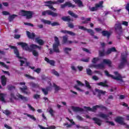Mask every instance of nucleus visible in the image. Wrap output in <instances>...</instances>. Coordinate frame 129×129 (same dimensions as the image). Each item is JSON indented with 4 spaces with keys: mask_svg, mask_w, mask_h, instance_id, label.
<instances>
[{
    "mask_svg": "<svg viewBox=\"0 0 129 129\" xmlns=\"http://www.w3.org/2000/svg\"><path fill=\"white\" fill-rule=\"evenodd\" d=\"M18 44V45L21 46L23 50H26V51H28L29 52L34 51L35 49H36V48H38L39 50H41V46H39L36 44H31L29 47L28 46V44L26 43L19 42Z\"/></svg>",
    "mask_w": 129,
    "mask_h": 129,
    "instance_id": "f257e3e1",
    "label": "nucleus"
},
{
    "mask_svg": "<svg viewBox=\"0 0 129 129\" xmlns=\"http://www.w3.org/2000/svg\"><path fill=\"white\" fill-rule=\"evenodd\" d=\"M105 74L107 77H111L112 79L114 80H117V81H121V82H123V80H122V77L120 75V74H118L117 72H114V74H115V76H114L112 75L109 74L107 71H105Z\"/></svg>",
    "mask_w": 129,
    "mask_h": 129,
    "instance_id": "f03ea898",
    "label": "nucleus"
},
{
    "mask_svg": "<svg viewBox=\"0 0 129 129\" xmlns=\"http://www.w3.org/2000/svg\"><path fill=\"white\" fill-rule=\"evenodd\" d=\"M34 15V12L32 11H27L25 10H21L19 13V16H22V17H26V19H32Z\"/></svg>",
    "mask_w": 129,
    "mask_h": 129,
    "instance_id": "7ed1b4c3",
    "label": "nucleus"
},
{
    "mask_svg": "<svg viewBox=\"0 0 129 129\" xmlns=\"http://www.w3.org/2000/svg\"><path fill=\"white\" fill-rule=\"evenodd\" d=\"M114 29L115 32L117 34V35H121L122 34V27H121V24L119 22L117 21L116 24L114 25Z\"/></svg>",
    "mask_w": 129,
    "mask_h": 129,
    "instance_id": "20e7f679",
    "label": "nucleus"
},
{
    "mask_svg": "<svg viewBox=\"0 0 129 129\" xmlns=\"http://www.w3.org/2000/svg\"><path fill=\"white\" fill-rule=\"evenodd\" d=\"M55 43L53 44V50L56 53H60L59 50V45H60V42L59 41V38L57 36L54 37Z\"/></svg>",
    "mask_w": 129,
    "mask_h": 129,
    "instance_id": "39448f33",
    "label": "nucleus"
},
{
    "mask_svg": "<svg viewBox=\"0 0 129 129\" xmlns=\"http://www.w3.org/2000/svg\"><path fill=\"white\" fill-rule=\"evenodd\" d=\"M127 63V57L125 55L121 56L120 63L118 65L119 69H122L125 66V64Z\"/></svg>",
    "mask_w": 129,
    "mask_h": 129,
    "instance_id": "423d86ee",
    "label": "nucleus"
},
{
    "mask_svg": "<svg viewBox=\"0 0 129 129\" xmlns=\"http://www.w3.org/2000/svg\"><path fill=\"white\" fill-rule=\"evenodd\" d=\"M42 14V16H46V15H48V16H51L53 18H56V17H58V13L51 11L50 10H46L43 11Z\"/></svg>",
    "mask_w": 129,
    "mask_h": 129,
    "instance_id": "0eeeda50",
    "label": "nucleus"
},
{
    "mask_svg": "<svg viewBox=\"0 0 129 129\" xmlns=\"http://www.w3.org/2000/svg\"><path fill=\"white\" fill-rule=\"evenodd\" d=\"M103 1H100L99 4H95L94 7L90 8L91 12H95L98 10L99 8H103Z\"/></svg>",
    "mask_w": 129,
    "mask_h": 129,
    "instance_id": "6e6552de",
    "label": "nucleus"
},
{
    "mask_svg": "<svg viewBox=\"0 0 129 129\" xmlns=\"http://www.w3.org/2000/svg\"><path fill=\"white\" fill-rule=\"evenodd\" d=\"M115 120L116 122H118V123L122 124V125H124V127H126V128H129V125L126 124L123 121V118L121 117H117V118H115Z\"/></svg>",
    "mask_w": 129,
    "mask_h": 129,
    "instance_id": "1a4fd4ad",
    "label": "nucleus"
},
{
    "mask_svg": "<svg viewBox=\"0 0 129 129\" xmlns=\"http://www.w3.org/2000/svg\"><path fill=\"white\" fill-rule=\"evenodd\" d=\"M106 93L105 91H103L102 90H99L98 89H96L95 92H94V95H96L97 94V96L99 97V99H101L100 96H101V94L104 95Z\"/></svg>",
    "mask_w": 129,
    "mask_h": 129,
    "instance_id": "9d476101",
    "label": "nucleus"
},
{
    "mask_svg": "<svg viewBox=\"0 0 129 129\" xmlns=\"http://www.w3.org/2000/svg\"><path fill=\"white\" fill-rule=\"evenodd\" d=\"M110 115H112V112H109L108 114L100 112L97 115V116H99V117H101V118H104V119H107V118L109 117Z\"/></svg>",
    "mask_w": 129,
    "mask_h": 129,
    "instance_id": "9b49d317",
    "label": "nucleus"
},
{
    "mask_svg": "<svg viewBox=\"0 0 129 129\" xmlns=\"http://www.w3.org/2000/svg\"><path fill=\"white\" fill-rule=\"evenodd\" d=\"M9 47L11 49H14V54H15L17 58H19V59H22V57L20 56V53H19V50H18V48H17V47L13 45H10Z\"/></svg>",
    "mask_w": 129,
    "mask_h": 129,
    "instance_id": "f8f14e48",
    "label": "nucleus"
},
{
    "mask_svg": "<svg viewBox=\"0 0 129 129\" xmlns=\"http://www.w3.org/2000/svg\"><path fill=\"white\" fill-rule=\"evenodd\" d=\"M98 108H101V109H106V108L102 105H96V106H94L93 107V108L91 109H92L91 111H92L93 112H95V111H96V110H97Z\"/></svg>",
    "mask_w": 129,
    "mask_h": 129,
    "instance_id": "ddd939ff",
    "label": "nucleus"
},
{
    "mask_svg": "<svg viewBox=\"0 0 129 129\" xmlns=\"http://www.w3.org/2000/svg\"><path fill=\"white\" fill-rule=\"evenodd\" d=\"M20 89L23 93H24V94H26L27 95H29L31 93V92L26 91L28 90V87L27 86H25L23 88H20Z\"/></svg>",
    "mask_w": 129,
    "mask_h": 129,
    "instance_id": "4468645a",
    "label": "nucleus"
},
{
    "mask_svg": "<svg viewBox=\"0 0 129 129\" xmlns=\"http://www.w3.org/2000/svg\"><path fill=\"white\" fill-rule=\"evenodd\" d=\"M35 42L40 46H43V45H44V41L41 39V37L40 36L35 38Z\"/></svg>",
    "mask_w": 129,
    "mask_h": 129,
    "instance_id": "2eb2a0df",
    "label": "nucleus"
},
{
    "mask_svg": "<svg viewBox=\"0 0 129 129\" xmlns=\"http://www.w3.org/2000/svg\"><path fill=\"white\" fill-rule=\"evenodd\" d=\"M27 36L29 39H32L34 40L35 39V37H36V34L34 32L30 33L29 31H26Z\"/></svg>",
    "mask_w": 129,
    "mask_h": 129,
    "instance_id": "dca6fc26",
    "label": "nucleus"
},
{
    "mask_svg": "<svg viewBox=\"0 0 129 129\" xmlns=\"http://www.w3.org/2000/svg\"><path fill=\"white\" fill-rule=\"evenodd\" d=\"M101 33L102 36H104V37H107L108 39H109V37H110V35H111V33H110L108 31H103Z\"/></svg>",
    "mask_w": 129,
    "mask_h": 129,
    "instance_id": "f3484780",
    "label": "nucleus"
},
{
    "mask_svg": "<svg viewBox=\"0 0 129 129\" xmlns=\"http://www.w3.org/2000/svg\"><path fill=\"white\" fill-rule=\"evenodd\" d=\"M1 82L3 86L7 85V78H6V76H2L1 77Z\"/></svg>",
    "mask_w": 129,
    "mask_h": 129,
    "instance_id": "a211bd4d",
    "label": "nucleus"
},
{
    "mask_svg": "<svg viewBox=\"0 0 129 129\" xmlns=\"http://www.w3.org/2000/svg\"><path fill=\"white\" fill-rule=\"evenodd\" d=\"M103 64H106L109 67H111L112 62L110 59H103Z\"/></svg>",
    "mask_w": 129,
    "mask_h": 129,
    "instance_id": "6ab92c4d",
    "label": "nucleus"
},
{
    "mask_svg": "<svg viewBox=\"0 0 129 129\" xmlns=\"http://www.w3.org/2000/svg\"><path fill=\"white\" fill-rule=\"evenodd\" d=\"M17 96H18V98L19 99H21L22 100H24L25 101H28L29 100V98H27L26 97H25L20 94H18L17 95Z\"/></svg>",
    "mask_w": 129,
    "mask_h": 129,
    "instance_id": "aec40b11",
    "label": "nucleus"
},
{
    "mask_svg": "<svg viewBox=\"0 0 129 129\" xmlns=\"http://www.w3.org/2000/svg\"><path fill=\"white\" fill-rule=\"evenodd\" d=\"M61 20L62 21H64V22H71V21L73 22V19H71L70 18V16H64L61 18Z\"/></svg>",
    "mask_w": 129,
    "mask_h": 129,
    "instance_id": "412c9836",
    "label": "nucleus"
},
{
    "mask_svg": "<svg viewBox=\"0 0 129 129\" xmlns=\"http://www.w3.org/2000/svg\"><path fill=\"white\" fill-rule=\"evenodd\" d=\"M45 60L47 62L49 63L51 66H54L55 65V61L53 60H50L49 58L45 57Z\"/></svg>",
    "mask_w": 129,
    "mask_h": 129,
    "instance_id": "4be33fe9",
    "label": "nucleus"
},
{
    "mask_svg": "<svg viewBox=\"0 0 129 129\" xmlns=\"http://www.w3.org/2000/svg\"><path fill=\"white\" fill-rule=\"evenodd\" d=\"M71 108L73 110V111H75L76 112H77L78 111H82V110H83V109L80 108L79 107H74V106H72L71 107Z\"/></svg>",
    "mask_w": 129,
    "mask_h": 129,
    "instance_id": "5701e85b",
    "label": "nucleus"
},
{
    "mask_svg": "<svg viewBox=\"0 0 129 129\" xmlns=\"http://www.w3.org/2000/svg\"><path fill=\"white\" fill-rule=\"evenodd\" d=\"M30 86H31V87H32V90L33 91H35L34 90V89H35V88H39V85L37 84H35L33 82H31L29 83Z\"/></svg>",
    "mask_w": 129,
    "mask_h": 129,
    "instance_id": "b1692460",
    "label": "nucleus"
},
{
    "mask_svg": "<svg viewBox=\"0 0 129 129\" xmlns=\"http://www.w3.org/2000/svg\"><path fill=\"white\" fill-rule=\"evenodd\" d=\"M93 120H94L95 123L98 124V125H101L102 121L98 118H96V117L93 118Z\"/></svg>",
    "mask_w": 129,
    "mask_h": 129,
    "instance_id": "393cba45",
    "label": "nucleus"
},
{
    "mask_svg": "<svg viewBox=\"0 0 129 129\" xmlns=\"http://www.w3.org/2000/svg\"><path fill=\"white\" fill-rule=\"evenodd\" d=\"M38 126L40 129H55V128H56V126H55L54 125H51L48 127H45L41 125H38Z\"/></svg>",
    "mask_w": 129,
    "mask_h": 129,
    "instance_id": "a878e982",
    "label": "nucleus"
},
{
    "mask_svg": "<svg viewBox=\"0 0 129 129\" xmlns=\"http://www.w3.org/2000/svg\"><path fill=\"white\" fill-rule=\"evenodd\" d=\"M74 2L76 3V4H77L78 6L79 7V8H82L83 7V4L82 3V1L81 0H73Z\"/></svg>",
    "mask_w": 129,
    "mask_h": 129,
    "instance_id": "bb28decb",
    "label": "nucleus"
},
{
    "mask_svg": "<svg viewBox=\"0 0 129 129\" xmlns=\"http://www.w3.org/2000/svg\"><path fill=\"white\" fill-rule=\"evenodd\" d=\"M20 62H21L20 66H23V65L25 64V63H26V66H29V65H30V63L27 61V59L26 58H24V60H20Z\"/></svg>",
    "mask_w": 129,
    "mask_h": 129,
    "instance_id": "cd10ccee",
    "label": "nucleus"
},
{
    "mask_svg": "<svg viewBox=\"0 0 129 129\" xmlns=\"http://www.w3.org/2000/svg\"><path fill=\"white\" fill-rule=\"evenodd\" d=\"M6 96H7V94H0V100L3 101V102H6V100H5V97H6Z\"/></svg>",
    "mask_w": 129,
    "mask_h": 129,
    "instance_id": "c85d7f7f",
    "label": "nucleus"
},
{
    "mask_svg": "<svg viewBox=\"0 0 129 129\" xmlns=\"http://www.w3.org/2000/svg\"><path fill=\"white\" fill-rule=\"evenodd\" d=\"M68 13L70 16L73 17V18H75L76 19H77V18H78V15L75 14L74 13H73V12L71 11H69Z\"/></svg>",
    "mask_w": 129,
    "mask_h": 129,
    "instance_id": "c756f323",
    "label": "nucleus"
},
{
    "mask_svg": "<svg viewBox=\"0 0 129 129\" xmlns=\"http://www.w3.org/2000/svg\"><path fill=\"white\" fill-rule=\"evenodd\" d=\"M18 17V15H12L9 17L8 20L9 22H12L13 21L14 19H15L16 17Z\"/></svg>",
    "mask_w": 129,
    "mask_h": 129,
    "instance_id": "7c9ffc66",
    "label": "nucleus"
},
{
    "mask_svg": "<svg viewBox=\"0 0 129 129\" xmlns=\"http://www.w3.org/2000/svg\"><path fill=\"white\" fill-rule=\"evenodd\" d=\"M45 4H48L49 5H58V1L53 2L52 1H46L44 2Z\"/></svg>",
    "mask_w": 129,
    "mask_h": 129,
    "instance_id": "2f4dec72",
    "label": "nucleus"
},
{
    "mask_svg": "<svg viewBox=\"0 0 129 129\" xmlns=\"http://www.w3.org/2000/svg\"><path fill=\"white\" fill-rule=\"evenodd\" d=\"M47 110H48V112L50 113L51 116H54V113H55V111H54V110H53L52 108H49L47 109Z\"/></svg>",
    "mask_w": 129,
    "mask_h": 129,
    "instance_id": "473e14b6",
    "label": "nucleus"
},
{
    "mask_svg": "<svg viewBox=\"0 0 129 129\" xmlns=\"http://www.w3.org/2000/svg\"><path fill=\"white\" fill-rule=\"evenodd\" d=\"M97 85H99L100 86H103V87H108V85H107L104 82H100L97 84Z\"/></svg>",
    "mask_w": 129,
    "mask_h": 129,
    "instance_id": "72a5a7b5",
    "label": "nucleus"
},
{
    "mask_svg": "<svg viewBox=\"0 0 129 129\" xmlns=\"http://www.w3.org/2000/svg\"><path fill=\"white\" fill-rule=\"evenodd\" d=\"M96 67L97 68H98V69H103V68L105 67V65H104V63H100L97 64Z\"/></svg>",
    "mask_w": 129,
    "mask_h": 129,
    "instance_id": "f704fd0d",
    "label": "nucleus"
},
{
    "mask_svg": "<svg viewBox=\"0 0 129 129\" xmlns=\"http://www.w3.org/2000/svg\"><path fill=\"white\" fill-rule=\"evenodd\" d=\"M41 90H42V91L43 92L44 95H47L48 94L49 88H46V89L42 88Z\"/></svg>",
    "mask_w": 129,
    "mask_h": 129,
    "instance_id": "c9c22d12",
    "label": "nucleus"
},
{
    "mask_svg": "<svg viewBox=\"0 0 129 129\" xmlns=\"http://www.w3.org/2000/svg\"><path fill=\"white\" fill-rule=\"evenodd\" d=\"M66 5H67V7H69V8H75V6L72 5L70 2H66Z\"/></svg>",
    "mask_w": 129,
    "mask_h": 129,
    "instance_id": "e433bc0d",
    "label": "nucleus"
},
{
    "mask_svg": "<svg viewBox=\"0 0 129 129\" xmlns=\"http://www.w3.org/2000/svg\"><path fill=\"white\" fill-rule=\"evenodd\" d=\"M87 32L91 35L93 37V36H94V31L92 30V29H87Z\"/></svg>",
    "mask_w": 129,
    "mask_h": 129,
    "instance_id": "4c0bfd02",
    "label": "nucleus"
},
{
    "mask_svg": "<svg viewBox=\"0 0 129 129\" xmlns=\"http://www.w3.org/2000/svg\"><path fill=\"white\" fill-rule=\"evenodd\" d=\"M24 76H25V77H26L27 78H28V79H32V80H35V79H36L35 77H32V76H30L28 74H25Z\"/></svg>",
    "mask_w": 129,
    "mask_h": 129,
    "instance_id": "58836bf2",
    "label": "nucleus"
},
{
    "mask_svg": "<svg viewBox=\"0 0 129 129\" xmlns=\"http://www.w3.org/2000/svg\"><path fill=\"white\" fill-rule=\"evenodd\" d=\"M46 7H48L49 9L50 10H52V11H53L54 12L57 11V9H55L53 6L50 5H45Z\"/></svg>",
    "mask_w": 129,
    "mask_h": 129,
    "instance_id": "ea45409f",
    "label": "nucleus"
},
{
    "mask_svg": "<svg viewBox=\"0 0 129 129\" xmlns=\"http://www.w3.org/2000/svg\"><path fill=\"white\" fill-rule=\"evenodd\" d=\"M41 22L44 24H47V25H51V21L49 20H46L45 19L41 20Z\"/></svg>",
    "mask_w": 129,
    "mask_h": 129,
    "instance_id": "a19ab883",
    "label": "nucleus"
},
{
    "mask_svg": "<svg viewBox=\"0 0 129 129\" xmlns=\"http://www.w3.org/2000/svg\"><path fill=\"white\" fill-rule=\"evenodd\" d=\"M85 83L86 87H87L88 89H91V86H90V84H89V82L85 80Z\"/></svg>",
    "mask_w": 129,
    "mask_h": 129,
    "instance_id": "79ce46f5",
    "label": "nucleus"
},
{
    "mask_svg": "<svg viewBox=\"0 0 129 129\" xmlns=\"http://www.w3.org/2000/svg\"><path fill=\"white\" fill-rule=\"evenodd\" d=\"M51 73L52 74H54V75H55V76H57V77H59L60 76V75L57 73V71H55V70H52L51 71Z\"/></svg>",
    "mask_w": 129,
    "mask_h": 129,
    "instance_id": "37998d69",
    "label": "nucleus"
},
{
    "mask_svg": "<svg viewBox=\"0 0 129 129\" xmlns=\"http://www.w3.org/2000/svg\"><path fill=\"white\" fill-rule=\"evenodd\" d=\"M63 50L65 52V53H66V54H69V52H70V51H71V50H72V49H71L70 48H68V47H66V48H63Z\"/></svg>",
    "mask_w": 129,
    "mask_h": 129,
    "instance_id": "c03bdc74",
    "label": "nucleus"
},
{
    "mask_svg": "<svg viewBox=\"0 0 129 129\" xmlns=\"http://www.w3.org/2000/svg\"><path fill=\"white\" fill-rule=\"evenodd\" d=\"M99 55L100 56V57L104 56L105 55L104 49H103L102 51H99Z\"/></svg>",
    "mask_w": 129,
    "mask_h": 129,
    "instance_id": "a18cd8bd",
    "label": "nucleus"
},
{
    "mask_svg": "<svg viewBox=\"0 0 129 129\" xmlns=\"http://www.w3.org/2000/svg\"><path fill=\"white\" fill-rule=\"evenodd\" d=\"M0 65L4 67V68H6V69H9V66H7L4 62L0 61Z\"/></svg>",
    "mask_w": 129,
    "mask_h": 129,
    "instance_id": "49530a36",
    "label": "nucleus"
},
{
    "mask_svg": "<svg viewBox=\"0 0 129 129\" xmlns=\"http://www.w3.org/2000/svg\"><path fill=\"white\" fill-rule=\"evenodd\" d=\"M27 116L28 117H30V118H31V119H32L34 121H36V120H37V119H36V117H35V116H34V115H33L27 114Z\"/></svg>",
    "mask_w": 129,
    "mask_h": 129,
    "instance_id": "de8ad7c7",
    "label": "nucleus"
},
{
    "mask_svg": "<svg viewBox=\"0 0 129 129\" xmlns=\"http://www.w3.org/2000/svg\"><path fill=\"white\" fill-rule=\"evenodd\" d=\"M74 88H75V89H77V90H78V91H80V92H83V90L80 89V88L78 87V85H76L74 86Z\"/></svg>",
    "mask_w": 129,
    "mask_h": 129,
    "instance_id": "09e8293b",
    "label": "nucleus"
},
{
    "mask_svg": "<svg viewBox=\"0 0 129 129\" xmlns=\"http://www.w3.org/2000/svg\"><path fill=\"white\" fill-rule=\"evenodd\" d=\"M53 87H54L55 91H58V90H60V89H61V88H60V87L58 86L55 84H53Z\"/></svg>",
    "mask_w": 129,
    "mask_h": 129,
    "instance_id": "8fccbe9b",
    "label": "nucleus"
},
{
    "mask_svg": "<svg viewBox=\"0 0 129 129\" xmlns=\"http://www.w3.org/2000/svg\"><path fill=\"white\" fill-rule=\"evenodd\" d=\"M32 52L33 55L34 56H35V57H38V56H39V52H38L37 50H33Z\"/></svg>",
    "mask_w": 129,
    "mask_h": 129,
    "instance_id": "3c124183",
    "label": "nucleus"
},
{
    "mask_svg": "<svg viewBox=\"0 0 129 129\" xmlns=\"http://www.w3.org/2000/svg\"><path fill=\"white\" fill-rule=\"evenodd\" d=\"M86 71H87V74H88V75H89V76L92 75V71H91L90 69H87Z\"/></svg>",
    "mask_w": 129,
    "mask_h": 129,
    "instance_id": "603ef678",
    "label": "nucleus"
},
{
    "mask_svg": "<svg viewBox=\"0 0 129 129\" xmlns=\"http://www.w3.org/2000/svg\"><path fill=\"white\" fill-rule=\"evenodd\" d=\"M3 113H5L6 115H10L12 113L10 110H6L3 111Z\"/></svg>",
    "mask_w": 129,
    "mask_h": 129,
    "instance_id": "864d4df0",
    "label": "nucleus"
},
{
    "mask_svg": "<svg viewBox=\"0 0 129 129\" xmlns=\"http://www.w3.org/2000/svg\"><path fill=\"white\" fill-rule=\"evenodd\" d=\"M10 96H11V100L12 101V99H17V97H16V96H15V94H14V93H11L10 94Z\"/></svg>",
    "mask_w": 129,
    "mask_h": 129,
    "instance_id": "5fc2aeb1",
    "label": "nucleus"
},
{
    "mask_svg": "<svg viewBox=\"0 0 129 129\" xmlns=\"http://www.w3.org/2000/svg\"><path fill=\"white\" fill-rule=\"evenodd\" d=\"M68 40V38L66 36H63L62 37V42L63 43H64V44L67 43Z\"/></svg>",
    "mask_w": 129,
    "mask_h": 129,
    "instance_id": "6e6d98bb",
    "label": "nucleus"
},
{
    "mask_svg": "<svg viewBox=\"0 0 129 129\" xmlns=\"http://www.w3.org/2000/svg\"><path fill=\"white\" fill-rule=\"evenodd\" d=\"M99 59L97 57H94L93 60H92V63H94V64L98 61Z\"/></svg>",
    "mask_w": 129,
    "mask_h": 129,
    "instance_id": "4d7b16f0",
    "label": "nucleus"
},
{
    "mask_svg": "<svg viewBox=\"0 0 129 129\" xmlns=\"http://www.w3.org/2000/svg\"><path fill=\"white\" fill-rule=\"evenodd\" d=\"M50 25H51V26H52V27H54L55 26H59V25H60V24L58 22H54L52 23H51Z\"/></svg>",
    "mask_w": 129,
    "mask_h": 129,
    "instance_id": "13d9d810",
    "label": "nucleus"
},
{
    "mask_svg": "<svg viewBox=\"0 0 129 129\" xmlns=\"http://www.w3.org/2000/svg\"><path fill=\"white\" fill-rule=\"evenodd\" d=\"M8 90H13V89H15V87L13 86H8Z\"/></svg>",
    "mask_w": 129,
    "mask_h": 129,
    "instance_id": "bf43d9fd",
    "label": "nucleus"
},
{
    "mask_svg": "<svg viewBox=\"0 0 129 129\" xmlns=\"http://www.w3.org/2000/svg\"><path fill=\"white\" fill-rule=\"evenodd\" d=\"M112 53V51L110 49V48L108 49L107 51L105 52V55H109V54H111Z\"/></svg>",
    "mask_w": 129,
    "mask_h": 129,
    "instance_id": "052dcab7",
    "label": "nucleus"
},
{
    "mask_svg": "<svg viewBox=\"0 0 129 129\" xmlns=\"http://www.w3.org/2000/svg\"><path fill=\"white\" fill-rule=\"evenodd\" d=\"M76 82L78 83V85H80V86H84V84L81 83V82L80 81L77 80Z\"/></svg>",
    "mask_w": 129,
    "mask_h": 129,
    "instance_id": "680f3d73",
    "label": "nucleus"
},
{
    "mask_svg": "<svg viewBox=\"0 0 129 129\" xmlns=\"http://www.w3.org/2000/svg\"><path fill=\"white\" fill-rule=\"evenodd\" d=\"M33 98H34L35 99H39V98H40V95H38V94L34 95Z\"/></svg>",
    "mask_w": 129,
    "mask_h": 129,
    "instance_id": "e2e57ef3",
    "label": "nucleus"
},
{
    "mask_svg": "<svg viewBox=\"0 0 129 129\" xmlns=\"http://www.w3.org/2000/svg\"><path fill=\"white\" fill-rule=\"evenodd\" d=\"M68 34H69V35H70L71 36H75V35H76V34L74 33V32L70 31H68Z\"/></svg>",
    "mask_w": 129,
    "mask_h": 129,
    "instance_id": "0e129e2a",
    "label": "nucleus"
},
{
    "mask_svg": "<svg viewBox=\"0 0 129 129\" xmlns=\"http://www.w3.org/2000/svg\"><path fill=\"white\" fill-rule=\"evenodd\" d=\"M68 27L71 29H73L74 28V24L73 23H69Z\"/></svg>",
    "mask_w": 129,
    "mask_h": 129,
    "instance_id": "69168bd1",
    "label": "nucleus"
},
{
    "mask_svg": "<svg viewBox=\"0 0 129 129\" xmlns=\"http://www.w3.org/2000/svg\"><path fill=\"white\" fill-rule=\"evenodd\" d=\"M4 126H5V127H6V128H7V129H13V128L12 127H11V126H9V125H8L7 124H5Z\"/></svg>",
    "mask_w": 129,
    "mask_h": 129,
    "instance_id": "338daca9",
    "label": "nucleus"
},
{
    "mask_svg": "<svg viewBox=\"0 0 129 129\" xmlns=\"http://www.w3.org/2000/svg\"><path fill=\"white\" fill-rule=\"evenodd\" d=\"M125 9L126 10V11L129 12V3H127V4L125 6Z\"/></svg>",
    "mask_w": 129,
    "mask_h": 129,
    "instance_id": "774afa93",
    "label": "nucleus"
}]
</instances>
